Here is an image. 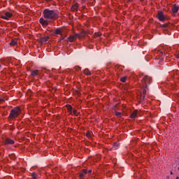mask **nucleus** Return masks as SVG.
I'll list each match as a JSON object with an SVG mask.
<instances>
[{"label":"nucleus","instance_id":"obj_1","mask_svg":"<svg viewBox=\"0 0 179 179\" xmlns=\"http://www.w3.org/2000/svg\"><path fill=\"white\" fill-rule=\"evenodd\" d=\"M43 16L45 19H47L48 20H54V19H57V17H58L55 11L48 9L43 10Z\"/></svg>","mask_w":179,"mask_h":179},{"label":"nucleus","instance_id":"obj_2","mask_svg":"<svg viewBox=\"0 0 179 179\" xmlns=\"http://www.w3.org/2000/svg\"><path fill=\"white\" fill-rule=\"evenodd\" d=\"M152 83V78L145 76L142 80V89H143V94H145L146 92V90L148 86Z\"/></svg>","mask_w":179,"mask_h":179},{"label":"nucleus","instance_id":"obj_3","mask_svg":"<svg viewBox=\"0 0 179 179\" xmlns=\"http://www.w3.org/2000/svg\"><path fill=\"white\" fill-rule=\"evenodd\" d=\"M21 113L20 108H15L12 109L8 116L9 120H16V118L20 115Z\"/></svg>","mask_w":179,"mask_h":179},{"label":"nucleus","instance_id":"obj_4","mask_svg":"<svg viewBox=\"0 0 179 179\" xmlns=\"http://www.w3.org/2000/svg\"><path fill=\"white\" fill-rule=\"evenodd\" d=\"M157 19H158L159 22H164V20H167V15H164L163 11H158L157 14Z\"/></svg>","mask_w":179,"mask_h":179},{"label":"nucleus","instance_id":"obj_5","mask_svg":"<svg viewBox=\"0 0 179 179\" xmlns=\"http://www.w3.org/2000/svg\"><path fill=\"white\" fill-rule=\"evenodd\" d=\"M12 16H13V14L9 12H6L4 15H1V19H4V20H9Z\"/></svg>","mask_w":179,"mask_h":179},{"label":"nucleus","instance_id":"obj_6","mask_svg":"<svg viewBox=\"0 0 179 179\" xmlns=\"http://www.w3.org/2000/svg\"><path fill=\"white\" fill-rule=\"evenodd\" d=\"M39 22L41 24H42V26L47 27V25L49 24L50 21L48 20H44V18L42 17V18H40Z\"/></svg>","mask_w":179,"mask_h":179},{"label":"nucleus","instance_id":"obj_7","mask_svg":"<svg viewBox=\"0 0 179 179\" xmlns=\"http://www.w3.org/2000/svg\"><path fill=\"white\" fill-rule=\"evenodd\" d=\"M3 144L6 146L8 145H15V141L10 139V138H6L4 141Z\"/></svg>","mask_w":179,"mask_h":179},{"label":"nucleus","instance_id":"obj_8","mask_svg":"<svg viewBox=\"0 0 179 179\" xmlns=\"http://www.w3.org/2000/svg\"><path fill=\"white\" fill-rule=\"evenodd\" d=\"M78 34H76L75 35H71L68 38V40L70 43H73V41H75V40H76V38H78Z\"/></svg>","mask_w":179,"mask_h":179},{"label":"nucleus","instance_id":"obj_9","mask_svg":"<svg viewBox=\"0 0 179 179\" xmlns=\"http://www.w3.org/2000/svg\"><path fill=\"white\" fill-rule=\"evenodd\" d=\"M136 117H138V110H135L130 115V118H131V120L136 118Z\"/></svg>","mask_w":179,"mask_h":179},{"label":"nucleus","instance_id":"obj_10","mask_svg":"<svg viewBox=\"0 0 179 179\" xmlns=\"http://www.w3.org/2000/svg\"><path fill=\"white\" fill-rule=\"evenodd\" d=\"M178 10H179V6H177L176 4H174L171 8L173 13H177V12H178Z\"/></svg>","mask_w":179,"mask_h":179},{"label":"nucleus","instance_id":"obj_11","mask_svg":"<svg viewBox=\"0 0 179 179\" xmlns=\"http://www.w3.org/2000/svg\"><path fill=\"white\" fill-rule=\"evenodd\" d=\"M40 75V71L38 70L32 71L31 73V76H33V78H36V76Z\"/></svg>","mask_w":179,"mask_h":179},{"label":"nucleus","instance_id":"obj_12","mask_svg":"<svg viewBox=\"0 0 179 179\" xmlns=\"http://www.w3.org/2000/svg\"><path fill=\"white\" fill-rule=\"evenodd\" d=\"M87 36V32L83 31L80 34H78V38H83V37Z\"/></svg>","mask_w":179,"mask_h":179},{"label":"nucleus","instance_id":"obj_13","mask_svg":"<svg viewBox=\"0 0 179 179\" xmlns=\"http://www.w3.org/2000/svg\"><path fill=\"white\" fill-rule=\"evenodd\" d=\"M78 8H79V4H78V3H76L74 5L72 6L71 10L75 12L78 10Z\"/></svg>","mask_w":179,"mask_h":179},{"label":"nucleus","instance_id":"obj_14","mask_svg":"<svg viewBox=\"0 0 179 179\" xmlns=\"http://www.w3.org/2000/svg\"><path fill=\"white\" fill-rule=\"evenodd\" d=\"M48 40H50V37L49 36H45L43 38H41L39 41L41 43H47V41H48Z\"/></svg>","mask_w":179,"mask_h":179},{"label":"nucleus","instance_id":"obj_15","mask_svg":"<svg viewBox=\"0 0 179 179\" xmlns=\"http://www.w3.org/2000/svg\"><path fill=\"white\" fill-rule=\"evenodd\" d=\"M66 107L67 108L68 113H69L70 114H72V111H73V108H72V106L66 105Z\"/></svg>","mask_w":179,"mask_h":179},{"label":"nucleus","instance_id":"obj_16","mask_svg":"<svg viewBox=\"0 0 179 179\" xmlns=\"http://www.w3.org/2000/svg\"><path fill=\"white\" fill-rule=\"evenodd\" d=\"M55 34H59V36H62V30L61 29H56L55 30Z\"/></svg>","mask_w":179,"mask_h":179},{"label":"nucleus","instance_id":"obj_17","mask_svg":"<svg viewBox=\"0 0 179 179\" xmlns=\"http://www.w3.org/2000/svg\"><path fill=\"white\" fill-rule=\"evenodd\" d=\"M16 44H17V39L15 38V39H13L10 43V45H16Z\"/></svg>","mask_w":179,"mask_h":179},{"label":"nucleus","instance_id":"obj_18","mask_svg":"<svg viewBox=\"0 0 179 179\" xmlns=\"http://www.w3.org/2000/svg\"><path fill=\"white\" fill-rule=\"evenodd\" d=\"M71 115H76V117H78L79 115V112L76 109H73L72 114Z\"/></svg>","mask_w":179,"mask_h":179},{"label":"nucleus","instance_id":"obj_19","mask_svg":"<svg viewBox=\"0 0 179 179\" xmlns=\"http://www.w3.org/2000/svg\"><path fill=\"white\" fill-rule=\"evenodd\" d=\"M85 75L90 76L92 75V72L88 69L84 70Z\"/></svg>","mask_w":179,"mask_h":179},{"label":"nucleus","instance_id":"obj_20","mask_svg":"<svg viewBox=\"0 0 179 179\" xmlns=\"http://www.w3.org/2000/svg\"><path fill=\"white\" fill-rule=\"evenodd\" d=\"M160 27H162V29H166V27H169V24L165 23V24H161Z\"/></svg>","mask_w":179,"mask_h":179},{"label":"nucleus","instance_id":"obj_21","mask_svg":"<svg viewBox=\"0 0 179 179\" xmlns=\"http://www.w3.org/2000/svg\"><path fill=\"white\" fill-rule=\"evenodd\" d=\"M115 114L116 117H121V115H122V113L117 112V111H115Z\"/></svg>","mask_w":179,"mask_h":179},{"label":"nucleus","instance_id":"obj_22","mask_svg":"<svg viewBox=\"0 0 179 179\" xmlns=\"http://www.w3.org/2000/svg\"><path fill=\"white\" fill-rule=\"evenodd\" d=\"M37 177H38V176L36 173H32V178L34 179H37Z\"/></svg>","mask_w":179,"mask_h":179},{"label":"nucleus","instance_id":"obj_23","mask_svg":"<svg viewBox=\"0 0 179 179\" xmlns=\"http://www.w3.org/2000/svg\"><path fill=\"white\" fill-rule=\"evenodd\" d=\"M121 82H122L123 83H125V82H127V77H123L121 78Z\"/></svg>","mask_w":179,"mask_h":179},{"label":"nucleus","instance_id":"obj_24","mask_svg":"<svg viewBox=\"0 0 179 179\" xmlns=\"http://www.w3.org/2000/svg\"><path fill=\"white\" fill-rule=\"evenodd\" d=\"M85 176H86L85 173H81L80 174V178H84Z\"/></svg>","mask_w":179,"mask_h":179},{"label":"nucleus","instance_id":"obj_25","mask_svg":"<svg viewBox=\"0 0 179 179\" xmlns=\"http://www.w3.org/2000/svg\"><path fill=\"white\" fill-rule=\"evenodd\" d=\"M83 173H84V174H87V169H83Z\"/></svg>","mask_w":179,"mask_h":179},{"label":"nucleus","instance_id":"obj_26","mask_svg":"<svg viewBox=\"0 0 179 179\" xmlns=\"http://www.w3.org/2000/svg\"><path fill=\"white\" fill-rule=\"evenodd\" d=\"M75 69H76V71H80V67H79V66H76V67H75Z\"/></svg>","mask_w":179,"mask_h":179},{"label":"nucleus","instance_id":"obj_27","mask_svg":"<svg viewBox=\"0 0 179 179\" xmlns=\"http://www.w3.org/2000/svg\"><path fill=\"white\" fill-rule=\"evenodd\" d=\"M90 136H91V134H90V132L87 133V136L88 138H90Z\"/></svg>","mask_w":179,"mask_h":179},{"label":"nucleus","instance_id":"obj_28","mask_svg":"<svg viewBox=\"0 0 179 179\" xmlns=\"http://www.w3.org/2000/svg\"><path fill=\"white\" fill-rule=\"evenodd\" d=\"M113 146H114V148H115V146H116V147H118V143H115Z\"/></svg>","mask_w":179,"mask_h":179},{"label":"nucleus","instance_id":"obj_29","mask_svg":"<svg viewBox=\"0 0 179 179\" xmlns=\"http://www.w3.org/2000/svg\"><path fill=\"white\" fill-rule=\"evenodd\" d=\"M92 170H89V171H87V173H88V174H92Z\"/></svg>","mask_w":179,"mask_h":179},{"label":"nucleus","instance_id":"obj_30","mask_svg":"<svg viewBox=\"0 0 179 179\" xmlns=\"http://www.w3.org/2000/svg\"><path fill=\"white\" fill-rule=\"evenodd\" d=\"M64 36H62L60 40H64Z\"/></svg>","mask_w":179,"mask_h":179},{"label":"nucleus","instance_id":"obj_31","mask_svg":"<svg viewBox=\"0 0 179 179\" xmlns=\"http://www.w3.org/2000/svg\"><path fill=\"white\" fill-rule=\"evenodd\" d=\"M176 58H179V53L176 55Z\"/></svg>","mask_w":179,"mask_h":179},{"label":"nucleus","instance_id":"obj_32","mask_svg":"<svg viewBox=\"0 0 179 179\" xmlns=\"http://www.w3.org/2000/svg\"><path fill=\"white\" fill-rule=\"evenodd\" d=\"M176 179H179V177L178 176V177H176Z\"/></svg>","mask_w":179,"mask_h":179},{"label":"nucleus","instance_id":"obj_33","mask_svg":"<svg viewBox=\"0 0 179 179\" xmlns=\"http://www.w3.org/2000/svg\"><path fill=\"white\" fill-rule=\"evenodd\" d=\"M171 174L173 175V171L171 172Z\"/></svg>","mask_w":179,"mask_h":179},{"label":"nucleus","instance_id":"obj_34","mask_svg":"<svg viewBox=\"0 0 179 179\" xmlns=\"http://www.w3.org/2000/svg\"><path fill=\"white\" fill-rule=\"evenodd\" d=\"M141 1H145V0H141Z\"/></svg>","mask_w":179,"mask_h":179}]
</instances>
